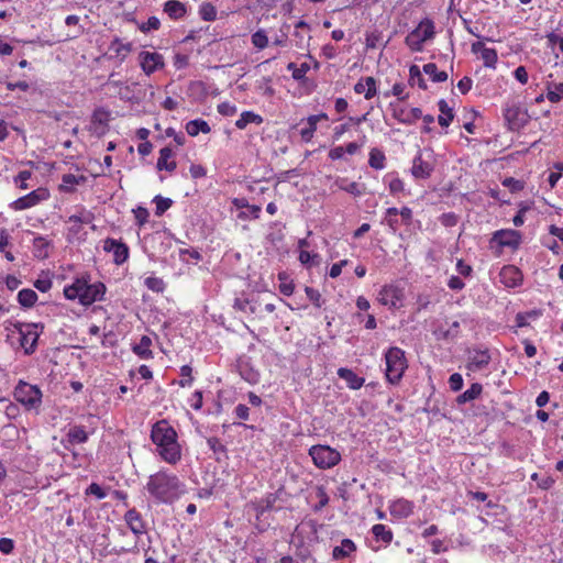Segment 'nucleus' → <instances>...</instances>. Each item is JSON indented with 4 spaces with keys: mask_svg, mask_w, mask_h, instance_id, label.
<instances>
[{
    "mask_svg": "<svg viewBox=\"0 0 563 563\" xmlns=\"http://www.w3.org/2000/svg\"><path fill=\"white\" fill-rule=\"evenodd\" d=\"M181 486L176 475L159 471L150 476L146 489L156 500L168 504L179 497Z\"/></svg>",
    "mask_w": 563,
    "mask_h": 563,
    "instance_id": "obj_1",
    "label": "nucleus"
},
{
    "mask_svg": "<svg viewBox=\"0 0 563 563\" xmlns=\"http://www.w3.org/2000/svg\"><path fill=\"white\" fill-rule=\"evenodd\" d=\"M176 437L175 430L166 421L155 423L151 433L159 455L170 464H175L180 459V449Z\"/></svg>",
    "mask_w": 563,
    "mask_h": 563,
    "instance_id": "obj_2",
    "label": "nucleus"
},
{
    "mask_svg": "<svg viewBox=\"0 0 563 563\" xmlns=\"http://www.w3.org/2000/svg\"><path fill=\"white\" fill-rule=\"evenodd\" d=\"M106 286L102 283L89 284V277L76 278L75 282L64 288V295L69 300L78 299L84 306L102 300Z\"/></svg>",
    "mask_w": 563,
    "mask_h": 563,
    "instance_id": "obj_3",
    "label": "nucleus"
},
{
    "mask_svg": "<svg viewBox=\"0 0 563 563\" xmlns=\"http://www.w3.org/2000/svg\"><path fill=\"white\" fill-rule=\"evenodd\" d=\"M386 361V378L390 384H397L401 379L407 368V360L405 352L397 347H389L385 353Z\"/></svg>",
    "mask_w": 563,
    "mask_h": 563,
    "instance_id": "obj_4",
    "label": "nucleus"
},
{
    "mask_svg": "<svg viewBox=\"0 0 563 563\" xmlns=\"http://www.w3.org/2000/svg\"><path fill=\"white\" fill-rule=\"evenodd\" d=\"M313 464L320 470H328L338 465L341 461V454L338 450L324 445L316 444L309 449Z\"/></svg>",
    "mask_w": 563,
    "mask_h": 563,
    "instance_id": "obj_5",
    "label": "nucleus"
},
{
    "mask_svg": "<svg viewBox=\"0 0 563 563\" xmlns=\"http://www.w3.org/2000/svg\"><path fill=\"white\" fill-rule=\"evenodd\" d=\"M434 34V23L430 19H423L418 26L406 36L405 43L412 52H421L422 44L431 40Z\"/></svg>",
    "mask_w": 563,
    "mask_h": 563,
    "instance_id": "obj_6",
    "label": "nucleus"
},
{
    "mask_svg": "<svg viewBox=\"0 0 563 563\" xmlns=\"http://www.w3.org/2000/svg\"><path fill=\"white\" fill-rule=\"evenodd\" d=\"M38 328L43 330L44 325L41 323H14V329L20 334V346L24 350L26 355H31L36 349L40 338Z\"/></svg>",
    "mask_w": 563,
    "mask_h": 563,
    "instance_id": "obj_7",
    "label": "nucleus"
},
{
    "mask_svg": "<svg viewBox=\"0 0 563 563\" xmlns=\"http://www.w3.org/2000/svg\"><path fill=\"white\" fill-rule=\"evenodd\" d=\"M14 398L27 409H36L42 404V391L37 386L20 380L14 389Z\"/></svg>",
    "mask_w": 563,
    "mask_h": 563,
    "instance_id": "obj_8",
    "label": "nucleus"
},
{
    "mask_svg": "<svg viewBox=\"0 0 563 563\" xmlns=\"http://www.w3.org/2000/svg\"><path fill=\"white\" fill-rule=\"evenodd\" d=\"M435 157L431 148L419 151L413 158L411 174L416 179H427L431 176L435 167Z\"/></svg>",
    "mask_w": 563,
    "mask_h": 563,
    "instance_id": "obj_9",
    "label": "nucleus"
},
{
    "mask_svg": "<svg viewBox=\"0 0 563 563\" xmlns=\"http://www.w3.org/2000/svg\"><path fill=\"white\" fill-rule=\"evenodd\" d=\"M504 117L511 131L520 130L530 119L528 111L517 104L508 106L504 111Z\"/></svg>",
    "mask_w": 563,
    "mask_h": 563,
    "instance_id": "obj_10",
    "label": "nucleus"
},
{
    "mask_svg": "<svg viewBox=\"0 0 563 563\" xmlns=\"http://www.w3.org/2000/svg\"><path fill=\"white\" fill-rule=\"evenodd\" d=\"M492 356L487 349H470L467 351L466 368L471 372H477L486 368L490 363Z\"/></svg>",
    "mask_w": 563,
    "mask_h": 563,
    "instance_id": "obj_11",
    "label": "nucleus"
},
{
    "mask_svg": "<svg viewBox=\"0 0 563 563\" xmlns=\"http://www.w3.org/2000/svg\"><path fill=\"white\" fill-rule=\"evenodd\" d=\"M139 58L146 75H151L164 66L163 56L158 53L141 52Z\"/></svg>",
    "mask_w": 563,
    "mask_h": 563,
    "instance_id": "obj_12",
    "label": "nucleus"
},
{
    "mask_svg": "<svg viewBox=\"0 0 563 563\" xmlns=\"http://www.w3.org/2000/svg\"><path fill=\"white\" fill-rule=\"evenodd\" d=\"M104 251L112 252L114 256V263L121 265L126 262L129 257V247L126 244L119 242L114 239H107L103 245Z\"/></svg>",
    "mask_w": 563,
    "mask_h": 563,
    "instance_id": "obj_13",
    "label": "nucleus"
},
{
    "mask_svg": "<svg viewBox=\"0 0 563 563\" xmlns=\"http://www.w3.org/2000/svg\"><path fill=\"white\" fill-rule=\"evenodd\" d=\"M492 242L501 247H517L520 242V234L515 230H500L494 233Z\"/></svg>",
    "mask_w": 563,
    "mask_h": 563,
    "instance_id": "obj_14",
    "label": "nucleus"
},
{
    "mask_svg": "<svg viewBox=\"0 0 563 563\" xmlns=\"http://www.w3.org/2000/svg\"><path fill=\"white\" fill-rule=\"evenodd\" d=\"M500 282L506 287H517L522 283V273L514 265H506L500 271Z\"/></svg>",
    "mask_w": 563,
    "mask_h": 563,
    "instance_id": "obj_15",
    "label": "nucleus"
},
{
    "mask_svg": "<svg viewBox=\"0 0 563 563\" xmlns=\"http://www.w3.org/2000/svg\"><path fill=\"white\" fill-rule=\"evenodd\" d=\"M402 290L396 286H384L379 291L378 300L384 306L397 307L398 302L402 299Z\"/></svg>",
    "mask_w": 563,
    "mask_h": 563,
    "instance_id": "obj_16",
    "label": "nucleus"
},
{
    "mask_svg": "<svg viewBox=\"0 0 563 563\" xmlns=\"http://www.w3.org/2000/svg\"><path fill=\"white\" fill-rule=\"evenodd\" d=\"M124 520L135 536H140L145 532V523L141 514L136 509L133 508L128 510L124 515Z\"/></svg>",
    "mask_w": 563,
    "mask_h": 563,
    "instance_id": "obj_17",
    "label": "nucleus"
},
{
    "mask_svg": "<svg viewBox=\"0 0 563 563\" xmlns=\"http://www.w3.org/2000/svg\"><path fill=\"white\" fill-rule=\"evenodd\" d=\"M45 194H40V190H33L24 197H21L12 202V208L15 210H24L37 205L44 199Z\"/></svg>",
    "mask_w": 563,
    "mask_h": 563,
    "instance_id": "obj_18",
    "label": "nucleus"
},
{
    "mask_svg": "<svg viewBox=\"0 0 563 563\" xmlns=\"http://www.w3.org/2000/svg\"><path fill=\"white\" fill-rule=\"evenodd\" d=\"M174 155L170 147L165 146L159 151V157L157 159L156 168L158 170H167L174 172L177 167V163L175 161H169Z\"/></svg>",
    "mask_w": 563,
    "mask_h": 563,
    "instance_id": "obj_19",
    "label": "nucleus"
},
{
    "mask_svg": "<svg viewBox=\"0 0 563 563\" xmlns=\"http://www.w3.org/2000/svg\"><path fill=\"white\" fill-rule=\"evenodd\" d=\"M338 376L344 379L351 389H360L365 383L363 377L357 376L352 369L345 367L338 369Z\"/></svg>",
    "mask_w": 563,
    "mask_h": 563,
    "instance_id": "obj_20",
    "label": "nucleus"
},
{
    "mask_svg": "<svg viewBox=\"0 0 563 563\" xmlns=\"http://www.w3.org/2000/svg\"><path fill=\"white\" fill-rule=\"evenodd\" d=\"M394 117L401 123L412 124L416 120L422 117V111L419 108H412L410 111L405 109L394 108Z\"/></svg>",
    "mask_w": 563,
    "mask_h": 563,
    "instance_id": "obj_21",
    "label": "nucleus"
},
{
    "mask_svg": "<svg viewBox=\"0 0 563 563\" xmlns=\"http://www.w3.org/2000/svg\"><path fill=\"white\" fill-rule=\"evenodd\" d=\"M164 12L173 20L181 19L186 15V5L177 0H169L164 4Z\"/></svg>",
    "mask_w": 563,
    "mask_h": 563,
    "instance_id": "obj_22",
    "label": "nucleus"
},
{
    "mask_svg": "<svg viewBox=\"0 0 563 563\" xmlns=\"http://www.w3.org/2000/svg\"><path fill=\"white\" fill-rule=\"evenodd\" d=\"M413 506L406 499H398L390 506V514L395 517L404 518L412 514Z\"/></svg>",
    "mask_w": 563,
    "mask_h": 563,
    "instance_id": "obj_23",
    "label": "nucleus"
},
{
    "mask_svg": "<svg viewBox=\"0 0 563 563\" xmlns=\"http://www.w3.org/2000/svg\"><path fill=\"white\" fill-rule=\"evenodd\" d=\"M482 391H483L482 384L473 383L467 390H465L464 393H462L461 395H459L456 397V402L459 405H463L468 401H472V400L476 399L482 394Z\"/></svg>",
    "mask_w": 563,
    "mask_h": 563,
    "instance_id": "obj_24",
    "label": "nucleus"
},
{
    "mask_svg": "<svg viewBox=\"0 0 563 563\" xmlns=\"http://www.w3.org/2000/svg\"><path fill=\"white\" fill-rule=\"evenodd\" d=\"M438 106L441 112V114L438 117V122L441 126L446 128L454 118L453 110L452 108L449 107L448 102L444 99H441L438 102Z\"/></svg>",
    "mask_w": 563,
    "mask_h": 563,
    "instance_id": "obj_25",
    "label": "nucleus"
},
{
    "mask_svg": "<svg viewBox=\"0 0 563 563\" xmlns=\"http://www.w3.org/2000/svg\"><path fill=\"white\" fill-rule=\"evenodd\" d=\"M277 500L276 494H267L264 498L254 504L256 516H262L265 511L273 509L274 504Z\"/></svg>",
    "mask_w": 563,
    "mask_h": 563,
    "instance_id": "obj_26",
    "label": "nucleus"
},
{
    "mask_svg": "<svg viewBox=\"0 0 563 563\" xmlns=\"http://www.w3.org/2000/svg\"><path fill=\"white\" fill-rule=\"evenodd\" d=\"M356 550L355 543L350 539H343L340 547H335L332 551V556L335 560L349 556V554Z\"/></svg>",
    "mask_w": 563,
    "mask_h": 563,
    "instance_id": "obj_27",
    "label": "nucleus"
},
{
    "mask_svg": "<svg viewBox=\"0 0 563 563\" xmlns=\"http://www.w3.org/2000/svg\"><path fill=\"white\" fill-rule=\"evenodd\" d=\"M263 122V118L253 111H244L241 113L240 119L236 120L235 126L240 130H243L250 123L261 124Z\"/></svg>",
    "mask_w": 563,
    "mask_h": 563,
    "instance_id": "obj_28",
    "label": "nucleus"
},
{
    "mask_svg": "<svg viewBox=\"0 0 563 563\" xmlns=\"http://www.w3.org/2000/svg\"><path fill=\"white\" fill-rule=\"evenodd\" d=\"M151 344V338L147 335H143L140 342L133 346V352L141 358L147 360L152 357V351L150 350Z\"/></svg>",
    "mask_w": 563,
    "mask_h": 563,
    "instance_id": "obj_29",
    "label": "nucleus"
},
{
    "mask_svg": "<svg viewBox=\"0 0 563 563\" xmlns=\"http://www.w3.org/2000/svg\"><path fill=\"white\" fill-rule=\"evenodd\" d=\"M210 130L209 124L201 119L191 120L186 124V131L190 136H196L199 132L209 133Z\"/></svg>",
    "mask_w": 563,
    "mask_h": 563,
    "instance_id": "obj_30",
    "label": "nucleus"
},
{
    "mask_svg": "<svg viewBox=\"0 0 563 563\" xmlns=\"http://www.w3.org/2000/svg\"><path fill=\"white\" fill-rule=\"evenodd\" d=\"M37 300V294L30 288L19 291L18 301L23 308H32Z\"/></svg>",
    "mask_w": 563,
    "mask_h": 563,
    "instance_id": "obj_31",
    "label": "nucleus"
},
{
    "mask_svg": "<svg viewBox=\"0 0 563 563\" xmlns=\"http://www.w3.org/2000/svg\"><path fill=\"white\" fill-rule=\"evenodd\" d=\"M49 245H51V242L48 240H46L43 236H36L33 240L34 255L37 258H46V257H48V247H49Z\"/></svg>",
    "mask_w": 563,
    "mask_h": 563,
    "instance_id": "obj_32",
    "label": "nucleus"
},
{
    "mask_svg": "<svg viewBox=\"0 0 563 563\" xmlns=\"http://www.w3.org/2000/svg\"><path fill=\"white\" fill-rule=\"evenodd\" d=\"M423 71L430 76L431 80L434 82H443L448 79L446 71H439L438 67L433 63H428L423 66Z\"/></svg>",
    "mask_w": 563,
    "mask_h": 563,
    "instance_id": "obj_33",
    "label": "nucleus"
},
{
    "mask_svg": "<svg viewBox=\"0 0 563 563\" xmlns=\"http://www.w3.org/2000/svg\"><path fill=\"white\" fill-rule=\"evenodd\" d=\"M67 437L70 443H85L88 440V434L81 426L70 428Z\"/></svg>",
    "mask_w": 563,
    "mask_h": 563,
    "instance_id": "obj_34",
    "label": "nucleus"
},
{
    "mask_svg": "<svg viewBox=\"0 0 563 563\" xmlns=\"http://www.w3.org/2000/svg\"><path fill=\"white\" fill-rule=\"evenodd\" d=\"M385 154L378 148H372L369 153L368 164L374 169H383L385 167Z\"/></svg>",
    "mask_w": 563,
    "mask_h": 563,
    "instance_id": "obj_35",
    "label": "nucleus"
},
{
    "mask_svg": "<svg viewBox=\"0 0 563 563\" xmlns=\"http://www.w3.org/2000/svg\"><path fill=\"white\" fill-rule=\"evenodd\" d=\"M199 15L203 21H214L217 19V9L211 2H202L199 7Z\"/></svg>",
    "mask_w": 563,
    "mask_h": 563,
    "instance_id": "obj_36",
    "label": "nucleus"
},
{
    "mask_svg": "<svg viewBox=\"0 0 563 563\" xmlns=\"http://www.w3.org/2000/svg\"><path fill=\"white\" fill-rule=\"evenodd\" d=\"M372 532L377 540L389 543L393 540L391 530L387 529L384 525L377 523L372 528Z\"/></svg>",
    "mask_w": 563,
    "mask_h": 563,
    "instance_id": "obj_37",
    "label": "nucleus"
},
{
    "mask_svg": "<svg viewBox=\"0 0 563 563\" xmlns=\"http://www.w3.org/2000/svg\"><path fill=\"white\" fill-rule=\"evenodd\" d=\"M153 202L156 205L155 214L162 217L173 205L170 198H164L159 195L155 196Z\"/></svg>",
    "mask_w": 563,
    "mask_h": 563,
    "instance_id": "obj_38",
    "label": "nucleus"
},
{
    "mask_svg": "<svg viewBox=\"0 0 563 563\" xmlns=\"http://www.w3.org/2000/svg\"><path fill=\"white\" fill-rule=\"evenodd\" d=\"M409 75H410L409 80H410L411 85H413V82L417 80V85L420 89L426 90L428 88L427 82L421 75V70L417 65L410 66Z\"/></svg>",
    "mask_w": 563,
    "mask_h": 563,
    "instance_id": "obj_39",
    "label": "nucleus"
},
{
    "mask_svg": "<svg viewBox=\"0 0 563 563\" xmlns=\"http://www.w3.org/2000/svg\"><path fill=\"white\" fill-rule=\"evenodd\" d=\"M481 57L484 62L485 67H488V68L496 67V63L498 59L496 49L486 47V49H484L483 53L481 54Z\"/></svg>",
    "mask_w": 563,
    "mask_h": 563,
    "instance_id": "obj_40",
    "label": "nucleus"
},
{
    "mask_svg": "<svg viewBox=\"0 0 563 563\" xmlns=\"http://www.w3.org/2000/svg\"><path fill=\"white\" fill-rule=\"evenodd\" d=\"M317 118L318 117H308V119H307L308 126L302 129L300 132L303 141L309 142L312 139L313 133L317 129Z\"/></svg>",
    "mask_w": 563,
    "mask_h": 563,
    "instance_id": "obj_41",
    "label": "nucleus"
},
{
    "mask_svg": "<svg viewBox=\"0 0 563 563\" xmlns=\"http://www.w3.org/2000/svg\"><path fill=\"white\" fill-rule=\"evenodd\" d=\"M547 97L551 102H559L563 98V82L549 86Z\"/></svg>",
    "mask_w": 563,
    "mask_h": 563,
    "instance_id": "obj_42",
    "label": "nucleus"
},
{
    "mask_svg": "<svg viewBox=\"0 0 563 563\" xmlns=\"http://www.w3.org/2000/svg\"><path fill=\"white\" fill-rule=\"evenodd\" d=\"M252 44L260 49L265 48L268 44V37H267L265 31H263V30L256 31L252 35Z\"/></svg>",
    "mask_w": 563,
    "mask_h": 563,
    "instance_id": "obj_43",
    "label": "nucleus"
},
{
    "mask_svg": "<svg viewBox=\"0 0 563 563\" xmlns=\"http://www.w3.org/2000/svg\"><path fill=\"white\" fill-rule=\"evenodd\" d=\"M144 284L148 289L156 292L163 291L165 287L163 279L153 276L146 277Z\"/></svg>",
    "mask_w": 563,
    "mask_h": 563,
    "instance_id": "obj_44",
    "label": "nucleus"
},
{
    "mask_svg": "<svg viewBox=\"0 0 563 563\" xmlns=\"http://www.w3.org/2000/svg\"><path fill=\"white\" fill-rule=\"evenodd\" d=\"M305 292L316 307L320 308L322 306L323 300L321 299V294L319 290L307 286L305 287Z\"/></svg>",
    "mask_w": 563,
    "mask_h": 563,
    "instance_id": "obj_45",
    "label": "nucleus"
},
{
    "mask_svg": "<svg viewBox=\"0 0 563 563\" xmlns=\"http://www.w3.org/2000/svg\"><path fill=\"white\" fill-rule=\"evenodd\" d=\"M161 26V21L156 16H151L148 18L147 22L145 23H142L141 25H139V29L140 31H142L143 33H147L150 32L151 30H158Z\"/></svg>",
    "mask_w": 563,
    "mask_h": 563,
    "instance_id": "obj_46",
    "label": "nucleus"
},
{
    "mask_svg": "<svg viewBox=\"0 0 563 563\" xmlns=\"http://www.w3.org/2000/svg\"><path fill=\"white\" fill-rule=\"evenodd\" d=\"M319 255L318 254H310L308 251H301L299 253V261L303 265H318L319 264Z\"/></svg>",
    "mask_w": 563,
    "mask_h": 563,
    "instance_id": "obj_47",
    "label": "nucleus"
},
{
    "mask_svg": "<svg viewBox=\"0 0 563 563\" xmlns=\"http://www.w3.org/2000/svg\"><path fill=\"white\" fill-rule=\"evenodd\" d=\"M503 185L510 189L511 192H517L523 189V183L512 177H507L503 180Z\"/></svg>",
    "mask_w": 563,
    "mask_h": 563,
    "instance_id": "obj_48",
    "label": "nucleus"
},
{
    "mask_svg": "<svg viewBox=\"0 0 563 563\" xmlns=\"http://www.w3.org/2000/svg\"><path fill=\"white\" fill-rule=\"evenodd\" d=\"M192 368L189 365H184L180 367V375L184 377L179 384L181 387L189 386L194 378L191 376Z\"/></svg>",
    "mask_w": 563,
    "mask_h": 563,
    "instance_id": "obj_49",
    "label": "nucleus"
},
{
    "mask_svg": "<svg viewBox=\"0 0 563 563\" xmlns=\"http://www.w3.org/2000/svg\"><path fill=\"white\" fill-rule=\"evenodd\" d=\"M364 81L365 87H367L364 97L369 100L376 95V80L373 77H366Z\"/></svg>",
    "mask_w": 563,
    "mask_h": 563,
    "instance_id": "obj_50",
    "label": "nucleus"
},
{
    "mask_svg": "<svg viewBox=\"0 0 563 563\" xmlns=\"http://www.w3.org/2000/svg\"><path fill=\"white\" fill-rule=\"evenodd\" d=\"M109 121V112L102 109H98L92 114V122L101 125H107Z\"/></svg>",
    "mask_w": 563,
    "mask_h": 563,
    "instance_id": "obj_51",
    "label": "nucleus"
},
{
    "mask_svg": "<svg viewBox=\"0 0 563 563\" xmlns=\"http://www.w3.org/2000/svg\"><path fill=\"white\" fill-rule=\"evenodd\" d=\"M450 388L453 391H459L463 387V377L459 373H454L449 378Z\"/></svg>",
    "mask_w": 563,
    "mask_h": 563,
    "instance_id": "obj_52",
    "label": "nucleus"
},
{
    "mask_svg": "<svg viewBox=\"0 0 563 563\" xmlns=\"http://www.w3.org/2000/svg\"><path fill=\"white\" fill-rule=\"evenodd\" d=\"M86 494L95 495L98 499H103L107 496L106 492L97 483L90 484L89 487L86 489Z\"/></svg>",
    "mask_w": 563,
    "mask_h": 563,
    "instance_id": "obj_53",
    "label": "nucleus"
},
{
    "mask_svg": "<svg viewBox=\"0 0 563 563\" xmlns=\"http://www.w3.org/2000/svg\"><path fill=\"white\" fill-rule=\"evenodd\" d=\"M218 111L222 115L231 117L236 113V107L229 102H222L218 106Z\"/></svg>",
    "mask_w": 563,
    "mask_h": 563,
    "instance_id": "obj_54",
    "label": "nucleus"
},
{
    "mask_svg": "<svg viewBox=\"0 0 563 563\" xmlns=\"http://www.w3.org/2000/svg\"><path fill=\"white\" fill-rule=\"evenodd\" d=\"M135 219L140 225H143L150 216L148 210L144 207H137L134 210Z\"/></svg>",
    "mask_w": 563,
    "mask_h": 563,
    "instance_id": "obj_55",
    "label": "nucleus"
},
{
    "mask_svg": "<svg viewBox=\"0 0 563 563\" xmlns=\"http://www.w3.org/2000/svg\"><path fill=\"white\" fill-rule=\"evenodd\" d=\"M14 549V542L12 539L9 538H1L0 539V551L3 554H10Z\"/></svg>",
    "mask_w": 563,
    "mask_h": 563,
    "instance_id": "obj_56",
    "label": "nucleus"
},
{
    "mask_svg": "<svg viewBox=\"0 0 563 563\" xmlns=\"http://www.w3.org/2000/svg\"><path fill=\"white\" fill-rule=\"evenodd\" d=\"M189 172L194 179L202 178L207 174V170L202 165H196V164H192L190 166Z\"/></svg>",
    "mask_w": 563,
    "mask_h": 563,
    "instance_id": "obj_57",
    "label": "nucleus"
},
{
    "mask_svg": "<svg viewBox=\"0 0 563 563\" xmlns=\"http://www.w3.org/2000/svg\"><path fill=\"white\" fill-rule=\"evenodd\" d=\"M85 180V177L84 176H80V177H77L73 174H65L63 176V184L66 185V186H74V185H77L79 184L80 181H84Z\"/></svg>",
    "mask_w": 563,
    "mask_h": 563,
    "instance_id": "obj_58",
    "label": "nucleus"
},
{
    "mask_svg": "<svg viewBox=\"0 0 563 563\" xmlns=\"http://www.w3.org/2000/svg\"><path fill=\"white\" fill-rule=\"evenodd\" d=\"M472 82V79L465 76L457 82V88L463 95H465L471 90Z\"/></svg>",
    "mask_w": 563,
    "mask_h": 563,
    "instance_id": "obj_59",
    "label": "nucleus"
},
{
    "mask_svg": "<svg viewBox=\"0 0 563 563\" xmlns=\"http://www.w3.org/2000/svg\"><path fill=\"white\" fill-rule=\"evenodd\" d=\"M309 69V65L307 63H302L300 67L295 68L292 71V78L296 80L302 79Z\"/></svg>",
    "mask_w": 563,
    "mask_h": 563,
    "instance_id": "obj_60",
    "label": "nucleus"
},
{
    "mask_svg": "<svg viewBox=\"0 0 563 563\" xmlns=\"http://www.w3.org/2000/svg\"><path fill=\"white\" fill-rule=\"evenodd\" d=\"M34 287L42 292H46L52 287V280L48 278L45 279H36L34 282Z\"/></svg>",
    "mask_w": 563,
    "mask_h": 563,
    "instance_id": "obj_61",
    "label": "nucleus"
},
{
    "mask_svg": "<svg viewBox=\"0 0 563 563\" xmlns=\"http://www.w3.org/2000/svg\"><path fill=\"white\" fill-rule=\"evenodd\" d=\"M515 78L521 82L522 85L527 84L528 81V73L526 67L519 66L515 69Z\"/></svg>",
    "mask_w": 563,
    "mask_h": 563,
    "instance_id": "obj_62",
    "label": "nucleus"
},
{
    "mask_svg": "<svg viewBox=\"0 0 563 563\" xmlns=\"http://www.w3.org/2000/svg\"><path fill=\"white\" fill-rule=\"evenodd\" d=\"M448 286L452 289V290H461L464 288L465 284L464 282L457 277V276H452L450 279H449V283H448Z\"/></svg>",
    "mask_w": 563,
    "mask_h": 563,
    "instance_id": "obj_63",
    "label": "nucleus"
},
{
    "mask_svg": "<svg viewBox=\"0 0 563 563\" xmlns=\"http://www.w3.org/2000/svg\"><path fill=\"white\" fill-rule=\"evenodd\" d=\"M191 407L195 409V410H199L201 409L202 407V391L200 390H197L192 394V397H191Z\"/></svg>",
    "mask_w": 563,
    "mask_h": 563,
    "instance_id": "obj_64",
    "label": "nucleus"
}]
</instances>
